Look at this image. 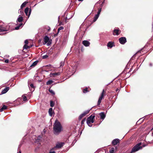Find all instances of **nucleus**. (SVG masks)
I'll use <instances>...</instances> for the list:
<instances>
[{
    "label": "nucleus",
    "mask_w": 153,
    "mask_h": 153,
    "mask_svg": "<svg viewBox=\"0 0 153 153\" xmlns=\"http://www.w3.org/2000/svg\"><path fill=\"white\" fill-rule=\"evenodd\" d=\"M60 72H58L57 73H51L50 74V76L51 77H54L56 76L59 75L60 74Z\"/></svg>",
    "instance_id": "nucleus-19"
},
{
    "label": "nucleus",
    "mask_w": 153,
    "mask_h": 153,
    "mask_svg": "<svg viewBox=\"0 0 153 153\" xmlns=\"http://www.w3.org/2000/svg\"><path fill=\"white\" fill-rule=\"evenodd\" d=\"M54 133L55 134H58L62 130V127L60 123L56 120L53 125Z\"/></svg>",
    "instance_id": "nucleus-1"
},
{
    "label": "nucleus",
    "mask_w": 153,
    "mask_h": 153,
    "mask_svg": "<svg viewBox=\"0 0 153 153\" xmlns=\"http://www.w3.org/2000/svg\"><path fill=\"white\" fill-rule=\"evenodd\" d=\"M43 40L44 42H43V45H45L47 43V46H49L52 43V40L49 39V37L46 36H45Z\"/></svg>",
    "instance_id": "nucleus-3"
},
{
    "label": "nucleus",
    "mask_w": 153,
    "mask_h": 153,
    "mask_svg": "<svg viewBox=\"0 0 153 153\" xmlns=\"http://www.w3.org/2000/svg\"><path fill=\"white\" fill-rule=\"evenodd\" d=\"M23 17L22 16H19L17 19V21L19 22H22L23 21Z\"/></svg>",
    "instance_id": "nucleus-27"
},
{
    "label": "nucleus",
    "mask_w": 153,
    "mask_h": 153,
    "mask_svg": "<svg viewBox=\"0 0 153 153\" xmlns=\"http://www.w3.org/2000/svg\"><path fill=\"white\" fill-rule=\"evenodd\" d=\"M58 33H58V32H57V33H56V34H54V35H53V36H54V37H56V36H57V35H58Z\"/></svg>",
    "instance_id": "nucleus-47"
},
{
    "label": "nucleus",
    "mask_w": 153,
    "mask_h": 153,
    "mask_svg": "<svg viewBox=\"0 0 153 153\" xmlns=\"http://www.w3.org/2000/svg\"><path fill=\"white\" fill-rule=\"evenodd\" d=\"M32 138L33 139H35L34 142L36 143L40 142L42 137L40 136H39L37 137H36V136H33Z\"/></svg>",
    "instance_id": "nucleus-12"
},
{
    "label": "nucleus",
    "mask_w": 153,
    "mask_h": 153,
    "mask_svg": "<svg viewBox=\"0 0 153 153\" xmlns=\"http://www.w3.org/2000/svg\"><path fill=\"white\" fill-rule=\"evenodd\" d=\"M64 144V143L63 142L57 143L56 145V146L54 148H61Z\"/></svg>",
    "instance_id": "nucleus-13"
},
{
    "label": "nucleus",
    "mask_w": 153,
    "mask_h": 153,
    "mask_svg": "<svg viewBox=\"0 0 153 153\" xmlns=\"http://www.w3.org/2000/svg\"><path fill=\"white\" fill-rule=\"evenodd\" d=\"M143 48L140 50L138 51L135 54H134L131 57H135L137 56L138 57H139L143 55L144 54V53H143Z\"/></svg>",
    "instance_id": "nucleus-5"
},
{
    "label": "nucleus",
    "mask_w": 153,
    "mask_h": 153,
    "mask_svg": "<svg viewBox=\"0 0 153 153\" xmlns=\"http://www.w3.org/2000/svg\"><path fill=\"white\" fill-rule=\"evenodd\" d=\"M114 151V148H112L109 151V152L110 153H113Z\"/></svg>",
    "instance_id": "nucleus-38"
},
{
    "label": "nucleus",
    "mask_w": 153,
    "mask_h": 153,
    "mask_svg": "<svg viewBox=\"0 0 153 153\" xmlns=\"http://www.w3.org/2000/svg\"><path fill=\"white\" fill-rule=\"evenodd\" d=\"M79 1H82L83 0H78Z\"/></svg>",
    "instance_id": "nucleus-53"
},
{
    "label": "nucleus",
    "mask_w": 153,
    "mask_h": 153,
    "mask_svg": "<svg viewBox=\"0 0 153 153\" xmlns=\"http://www.w3.org/2000/svg\"><path fill=\"white\" fill-rule=\"evenodd\" d=\"M64 27L62 26L60 27L58 29V33H59V31L61 30H62L64 29Z\"/></svg>",
    "instance_id": "nucleus-33"
},
{
    "label": "nucleus",
    "mask_w": 153,
    "mask_h": 153,
    "mask_svg": "<svg viewBox=\"0 0 153 153\" xmlns=\"http://www.w3.org/2000/svg\"><path fill=\"white\" fill-rule=\"evenodd\" d=\"M9 90V87H7L5 88L1 91V94L6 93Z\"/></svg>",
    "instance_id": "nucleus-20"
},
{
    "label": "nucleus",
    "mask_w": 153,
    "mask_h": 153,
    "mask_svg": "<svg viewBox=\"0 0 153 153\" xmlns=\"http://www.w3.org/2000/svg\"><path fill=\"white\" fill-rule=\"evenodd\" d=\"M22 98L23 101H25L27 100V98L26 96H22Z\"/></svg>",
    "instance_id": "nucleus-40"
},
{
    "label": "nucleus",
    "mask_w": 153,
    "mask_h": 153,
    "mask_svg": "<svg viewBox=\"0 0 153 153\" xmlns=\"http://www.w3.org/2000/svg\"><path fill=\"white\" fill-rule=\"evenodd\" d=\"M121 31L119 28L114 29L113 31V35H118L121 33Z\"/></svg>",
    "instance_id": "nucleus-11"
},
{
    "label": "nucleus",
    "mask_w": 153,
    "mask_h": 153,
    "mask_svg": "<svg viewBox=\"0 0 153 153\" xmlns=\"http://www.w3.org/2000/svg\"><path fill=\"white\" fill-rule=\"evenodd\" d=\"M120 43L121 44H124L127 42L126 38L125 37H121L119 39Z\"/></svg>",
    "instance_id": "nucleus-10"
},
{
    "label": "nucleus",
    "mask_w": 153,
    "mask_h": 153,
    "mask_svg": "<svg viewBox=\"0 0 153 153\" xmlns=\"http://www.w3.org/2000/svg\"><path fill=\"white\" fill-rule=\"evenodd\" d=\"M64 62H62V61L60 63V67H62L63 66V65H64Z\"/></svg>",
    "instance_id": "nucleus-39"
},
{
    "label": "nucleus",
    "mask_w": 153,
    "mask_h": 153,
    "mask_svg": "<svg viewBox=\"0 0 153 153\" xmlns=\"http://www.w3.org/2000/svg\"><path fill=\"white\" fill-rule=\"evenodd\" d=\"M101 8H100L98 9V11L97 14H96L94 17V19L93 20V22H95L98 19L101 11Z\"/></svg>",
    "instance_id": "nucleus-7"
},
{
    "label": "nucleus",
    "mask_w": 153,
    "mask_h": 153,
    "mask_svg": "<svg viewBox=\"0 0 153 153\" xmlns=\"http://www.w3.org/2000/svg\"><path fill=\"white\" fill-rule=\"evenodd\" d=\"M30 89L31 91H33L34 90V87L33 85L32 84H31L30 85V86H29Z\"/></svg>",
    "instance_id": "nucleus-22"
},
{
    "label": "nucleus",
    "mask_w": 153,
    "mask_h": 153,
    "mask_svg": "<svg viewBox=\"0 0 153 153\" xmlns=\"http://www.w3.org/2000/svg\"><path fill=\"white\" fill-rule=\"evenodd\" d=\"M46 66H47L48 67H51V65H47Z\"/></svg>",
    "instance_id": "nucleus-50"
},
{
    "label": "nucleus",
    "mask_w": 153,
    "mask_h": 153,
    "mask_svg": "<svg viewBox=\"0 0 153 153\" xmlns=\"http://www.w3.org/2000/svg\"><path fill=\"white\" fill-rule=\"evenodd\" d=\"M41 40H41V39H39V41H38V42H39V43L41 42Z\"/></svg>",
    "instance_id": "nucleus-49"
},
{
    "label": "nucleus",
    "mask_w": 153,
    "mask_h": 153,
    "mask_svg": "<svg viewBox=\"0 0 153 153\" xmlns=\"http://www.w3.org/2000/svg\"><path fill=\"white\" fill-rule=\"evenodd\" d=\"M107 46L108 48H111L113 46H115L114 42L111 41L109 42L107 44Z\"/></svg>",
    "instance_id": "nucleus-14"
},
{
    "label": "nucleus",
    "mask_w": 153,
    "mask_h": 153,
    "mask_svg": "<svg viewBox=\"0 0 153 153\" xmlns=\"http://www.w3.org/2000/svg\"><path fill=\"white\" fill-rule=\"evenodd\" d=\"M18 153H21V151H19Z\"/></svg>",
    "instance_id": "nucleus-54"
},
{
    "label": "nucleus",
    "mask_w": 153,
    "mask_h": 153,
    "mask_svg": "<svg viewBox=\"0 0 153 153\" xmlns=\"http://www.w3.org/2000/svg\"><path fill=\"white\" fill-rule=\"evenodd\" d=\"M48 56L47 55H45L43 57L45 58V57H48Z\"/></svg>",
    "instance_id": "nucleus-48"
},
{
    "label": "nucleus",
    "mask_w": 153,
    "mask_h": 153,
    "mask_svg": "<svg viewBox=\"0 0 153 153\" xmlns=\"http://www.w3.org/2000/svg\"><path fill=\"white\" fill-rule=\"evenodd\" d=\"M101 8H100L98 9V11L97 14H96L94 17V19L93 20V22H95L98 19L101 11Z\"/></svg>",
    "instance_id": "nucleus-9"
},
{
    "label": "nucleus",
    "mask_w": 153,
    "mask_h": 153,
    "mask_svg": "<svg viewBox=\"0 0 153 153\" xmlns=\"http://www.w3.org/2000/svg\"><path fill=\"white\" fill-rule=\"evenodd\" d=\"M99 115L101 119L103 120L105 118L106 115L103 112H102L99 114Z\"/></svg>",
    "instance_id": "nucleus-18"
},
{
    "label": "nucleus",
    "mask_w": 153,
    "mask_h": 153,
    "mask_svg": "<svg viewBox=\"0 0 153 153\" xmlns=\"http://www.w3.org/2000/svg\"><path fill=\"white\" fill-rule=\"evenodd\" d=\"M53 109L52 108H50L49 110V113L50 116H51L52 114L51 112L52 111Z\"/></svg>",
    "instance_id": "nucleus-34"
},
{
    "label": "nucleus",
    "mask_w": 153,
    "mask_h": 153,
    "mask_svg": "<svg viewBox=\"0 0 153 153\" xmlns=\"http://www.w3.org/2000/svg\"><path fill=\"white\" fill-rule=\"evenodd\" d=\"M105 92V90L104 89H103L102 90V92L100 96V97L99 98V99H98V102H97V105H98L100 104V103L101 102V100H102V99H103V98L104 97V94Z\"/></svg>",
    "instance_id": "nucleus-6"
},
{
    "label": "nucleus",
    "mask_w": 153,
    "mask_h": 153,
    "mask_svg": "<svg viewBox=\"0 0 153 153\" xmlns=\"http://www.w3.org/2000/svg\"><path fill=\"white\" fill-rule=\"evenodd\" d=\"M31 47V46H29L27 45H25L23 48V51H24L25 49H27L28 48H29Z\"/></svg>",
    "instance_id": "nucleus-24"
},
{
    "label": "nucleus",
    "mask_w": 153,
    "mask_h": 153,
    "mask_svg": "<svg viewBox=\"0 0 153 153\" xmlns=\"http://www.w3.org/2000/svg\"><path fill=\"white\" fill-rule=\"evenodd\" d=\"M53 82V81L52 80H49L46 82V84L47 85H50L52 84Z\"/></svg>",
    "instance_id": "nucleus-30"
},
{
    "label": "nucleus",
    "mask_w": 153,
    "mask_h": 153,
    "mask_svg": "<svg viewBox=\"0 0 153 153\" xmlns=\"http://www.w3.org/2000/svg\"><path fill=\"white\" fill-rule=\"evenodd\" d=\"M83 92L84 93H85L88 92V88H86L85 89H84L83 90Z\"/></svg>",
    "instance_id": "nucleus-36"
},
{
    "label": "nucleus",
    "mask_w": 153,
    "mask_h": 153,
    "mask_svg": "<svg viewBox=\"0 0 153 153\" xmlns=\"http://www.w3.org/2000/svg\"><path fill=\"white\" fill-rule=\"evenodd\" d=\"M55 148H53L52 149H51L50 152H49V153H55V152L54 151H52Z\"/></svg>",
    "instance_id": "nucleus-44"
},
{
    "label": "nucleus",
    "mask_w": 153,
    "mask_h": 153,
    "mask_svg": "<svg viewBox=\"0 0 153 153\" xmlns=\"http://www.w3.org/2000/svg\"><path fill=\"white\" fill-rule=\"evenodd\" d=\"M85 121V118H84L83 119V120L81 121V125H83L84 124V122Z\"/></svg>",
    "instance_id": "nucleus-41"
},
{
    "label": "nucleus",
    "mask_w": 153,
    "mask_h": 153,
    "mask_svg": "<svg viewBox=\"0 0 153 153\" xmlns=\"http://www.w3.org/2000/svg\"><path fill=\"white\" fill-rule=\"evenodd\" d=\"M101 8H100L98 9V11L97 14H96L94 17V19L93 20V22H95L98 19L101 11Z\"/></svg>",
    "instance_id": "nucleus-8"
},
{
    "label": "nucleus",
    "mask_w": 153,
    "mask_h": 153,
    "mask_svg": "<svg viewBox=\"0 0 153 153\" xmlns=\"http://www.w3.org/2000/svg\"><path fill=\"white\" fill-rule=\"evenodd\" d=\"M76 71V68L75 67V68H74V70H73V71L72 72V74L71 75H72Z\"/></svg>",
    "instance_id": "nucleus-42"
},
{
    "label": "nucleus",
    "mask_w": 153,
    "mask_h": 153,
    "mask_svg": "<svg viewBox=\"0 0 153 153\" xmlns=\"http://www.w3.org/2000/svg\"><path fill=\"white\" fill-rule=\"evenodd\" d=\"M39 62L38 60H36L34 61L32 64L30 66V67H34Z\"/></svg>",
    "instance_id": "nucleus-21"
},
{
    "label": "nucleus",
    "mask_w": 153,
    "mask_h": 153,
    "mask_svg": "<svg viewBox=\"0 0 153 153\" xmlns=\"http://www.w3.org/2000/svg\"><path fill=\"white\" fill-rule=\"evenodd\" d=\"M28 54L27 53H25L24 55V56H25L24 57H27L29 56V57H31V56H30V55H28V56H27Z\"/></svg>",
    "instance_id": "nucleus-43"
},
{
    "label": "nucleus",
    "mask_w": 153,
    "mask_h": 153,
    "mask_svg": "<svg viewBox=\"0 0 153 153\" xmlns=\"http://www.w3.org/2000/svg\"><path fill=\"white\" fill-rule=\"evenodd\" d=\"M94 115H91L87 118V119L86 123L89 126L91 127L92 126V125L91 124V123H94Z\"/></svg>",
    "instance_id": "nucleus-2"
},
{
    "label": "nucleus",
    "mask_w": 153,
    "mask_h": 153,
    "mask_svg": "<svg viewBox=\"0 0 153 153\" xmlns=\"http://www.w3.org/2000/svg\"><path fill=\"white\" fill-rule=\"evenodd\" d=\"M149 65H150V66H152V63H150V64H149Z\"/></svg>",
    "instance_id": "nucleus-52"
},
{
    "label": "nucleus",
    "mask_w": 153,
    "mask_h": 153,
    "mask_svg": "<svg viewBox=\"0 0 153 153\" xmlns=\"http://www.w3.org/2000/svg\"><path fill=\"white\" fill-rule=\"evenodd\" d=\"M7 106L4 105H3V107L0 109V111L2 112L4 110L7 109Z\"/></svg>",
    "instance_id": "nucleus-23"
},
{
    "label": "nucleus",
    "mask_w": 153,
    "mask_h": 153,
    "mask_svg": "<svg viewBox=\"0 0 153 153\" xmlns=\"http://www.w3.org/2000/svg\"><path fill=\"white\" fill-rule=\"evenodd\" d=\"M6 31H7V30H6V28L5 27H2L0 26V32H3Z\"/></svg>",
    "instance_id": "nucleus-25"
},
{
    "label": "nucleus",
    "mask_w": 153,
    "mask_h": 153,
    "mask_svg": "<svg viewBox=\"0 0 153 153\" xmlns=\"http://www.w3.org/2000/svg\"><path fill=\"white\" fill-rule=\"evenodd\" d=\"M85 116V115H84V114H83V113L81 114L79 117V120H81V119Z\"/></svg>",
    "instance_id": "nucleus-32"
},
{
    "label": "nucleus",
    "mask_w": 153,
    "mask_h": 153,
    "mask_svg": "<svg viewBox=\"0 0 153 153\" xmlns=\"http://www.w3.org/2000/svg\"><path fill=\"white\" fill-rule=\"evenodd\" d=\"M141 143H139L135 146L132 149L131 153H133L138 151L139 149H141L142 147L140 146L141 145Z\"/></svg>",
    "instance_id": "nucleus-4"
},
{
    "label": "nucleus",
    "mask_w": 153,
    "mask_h": 153,
    "mask_svg": "<svg viewBox=\"0 0 153 153\" xmlns=\"http://www.w3.org/2000/svg\"><path fill=\"white\" fill-rule=\"evenodd\" d=\"M29 11V8L28 7H26L25 8V13L26 14V15L27 16H28V17L30 16L31 12V10L30 9V10H29V13H28V12Z\"/></svg>",
    "instance_id": "nucleus-15"
},
{
    "label": "nucleus",
    "mask_w": 153,
    "mask_h": 153,
    "mask_svg": "<svg viewBox=\"0 0 153 153\" xmlns=\"http://www.w3.org/2000/svg\"><path fill=\"white\" fill-rule=\"evenodd\" d=\"M25 45H27L28 43V40H26L25 41Z\"/></svg>",
    "instance_id": "nucleus-45"
},
{
    "label": "nucleus",
    "mask_w": 153,
    "mask_h": 153,
    "mask_svg": "<svg viewBox=\"0 0 153 153\" xmlns=\"http://www.w3.org/2000/svg\"><path fill=\"white\" fill-rule=\"evenodd\" d=\"M4 62L5 63H8V62H9V60L8 59H6V60H5Z\"/></svg>",
    "instance_id": "nucleus-46"
},
{
    "label": "nucleus",
    "mask_w": 153,
    "mask_h": 153,
    "mask_svg": "<svg viewBox=\"0 0 153 153\" xmlns=\"http://www.w3.org/2000/svg\"><path fill=\"white\" fill-rule=\"evenodd\" d=\"M152 29L153 30V22L152 23Z\"/></svg>",
    "instance_id": "nucleus-51"
},
{
    "label": "nucleus",
    "mask_w": 153,
    "mask_h": 153,
    "mask_svg": "<svg viewBox=\"0 0 153 153\" xmlns=\"http://www.w3.org/2000/svg\"><path fill=\"white\" fill-rule=\"evenodd\" d=\"M90 110H91V109L90 110H86V111H84L83 113V114H84V115L85 116V115H86V114H87L89 113V111Z\"/></svg>",
    "instance_id": "nucleus-31"
},
{
    "label": "nucleus",
    "mask_w": 153,
    "mask_h": 153,
    "mask_svg": "<svg viewBox=\"0 0 153 153\" xmlns=\"http://www.w3.org/2000/svg\"><path fill=\"white\" fill-rule=\"evenodd\" d=\"M119 140L118 139H114L112 141V144L114 145H116L119 143Z\"/></svg>",
    "instance_id": "nucleus-17"
},
{
    "label": "nucleus",
    "mask_w": 153,
    "mask_h": 153,
    "mask_svg": "<svg viewBox=\"0 0 153 153\" xmlns=\"http://www.w3.org/2000/svg\"><path fill=\"white\" fill-rule=\"evenodd\" d=\"M27 3V2L26 1L23 3L21 6V8L22 9L23 7H25Z\"/></svg>",
    "instance_id": "nucleus-26"
},
{
    "label": "nucleus",
    "mask_w": 153,
    "mask_h": 153,
    "mask_svg": "<svg viewBox=\"0 0 153 153\" xmlns=\"http://www.w3.org/2000/svg\"><path fill=\"white\" fill-rule=\"evenodd\" d=\"M54 103L53 101H51L50 102V106L51 107H53L54 105Z\"/></svg>",
    "instance_id": "nucleus-37"
},
{
    "label": "nucleus",
    "mask_w": 153,
    "mask_h": 153,
    "mask_svg": "<svg viewBox=\"0 0 153 153\" xmlns=\"http://www.w3.org/2000/svg\"><path fill=\"white\" fill-rule=\"evenodd\" d=\"M44 29L47 30L48 32H49L51 29L50 27L48 26H45L44 27Z\"/></svg>",
    "instance_id": "nucleus-29"
},
{
    "label": "nucleus",
    "mask_w": 153,
    "mask_h": 153,
    "mask_svg": "<svg viewBox=\"0 0 153 153\" xmlns=\"http://www.w3.org/2000/svg\"><path fill=\"white\" fill-rule=\"evenodd\" d=\"M49 91L52 94L54 95L55 92L52 89H49Z\"/></svg>",
    "instance_id": "nucleus-35"
},
{
    "label": "nucleus",
    "mask_w": 153,
    "mask_h": 153,
    "mask_svg": "<svg viewBox=\"0 0 153 153\" xmlns=\"http://www.w3.org/2000/svg\"><path fill=\"white\" fill-rule=\"evenodd\" d=\"M82 44L86 47L89 46L90 45V43L88 41L86 40H84L82 41Z\"/></svg>",
    "instance_id": "nucleus-16"
},
{
    "label": "nucleus",
    "mask_w": 153,
    "mask_h": 153,
    "mask_svg": "<svg viewBox=\"0 0 153 153\" xmlns=\"http://www.w3.org/2000/svg\"><path fill=\"white\" fill-rule=\"evenodd\" d=\"M22 25H23V23H21L18 26H17L15 27V29L16 30H18L19 29V27L21 26H22Z\"/></svg>",
    "instance_id": "nucleus-28"
}]
</instances>
